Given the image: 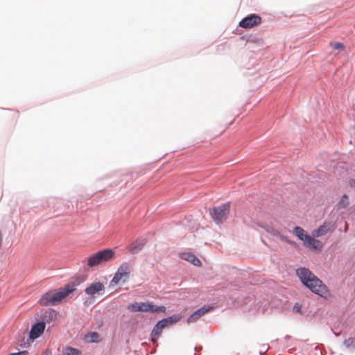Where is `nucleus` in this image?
Listing matches in <instances>:
<instances>
[{"label": "nucleus", "mask_w": 355, "mask_h": 355, "mask_svg": "<svg viewBox=\"0 0 355 355\" xmlns=\"http://www.w3.org/2000/svg\"><path fill=\"white\" fill-rule=\"evenodd\" d=\"M348 204V197L347 195H343L339 202V206L342 208L346 207Z\"/></svg>", "instance_id": "b1692460"}, {"label": "nucleus", "mask_w": 355, "mask_h": 355, "mask_svg": "<svg viewBox=\"0 0 355 355\" xmlns=\"http://www.w3.org/2000/svg\"><path fill=\"white\" fill-rule=\"evenodd\" d=\"M294 234L300 239L304 241L305 240V237L309 236L305 233V231L300 227H295L293 229Z\"/></svg>", "instance_id": "f3484780"}, {"label": "nucleus", "mask_w": 355, "mask_h": 355, "mask_svg": "<svg viewBox=\"0 0 355 355\" xmlns=\"http://www.w3.org/2000/svg\"><path fill=\"white\" fill-rule=\"evenodd\" d=\"M166 307L164 306H154L151 302H141V311L144 312H163L166 311Z\"/></svg>", "instance_id": "f8f14e48"}, {"label": "nucleus", "mask_w": 355, "mask_h": 355, "mask_svg": "<svg viewBox=\"0 0 355 355\" xmlns=\"http://www.w3.org/2000/svg\"><path fill=\"white\" fill-rule=\"evenodd\" d=\"M258 225L264 229L268 233L272 234V235H274L275 232L277 231L276 229H275L272 226L268 225V224H261V223H258Z\"/></svg>", "instance_id": "6ab92c4d"}, {"label": "nucleus", "mask_w": 355, "mask_h": 355, "mask_svg": "<svg viewBox=\"0 0 355 355\" xmlns=\"http://www.w3.org/2000/svg\"><path fill=\"white\" fill-rule=\"evenodd\" d=\"M64 355H81V352L76 348L68 347L64 349Z\"/></svg>", "instance_id": "a211bd4d"}, {"label": "nucleus", "mask_w": 355, "mask_h": 355, "mask_svg": "<svg viewBox=\"0 0 355 355\" xmlns=\"http://www.w3.org/2000/svg\"><path fill=\"white\" fill-rule=\"evenodd\" d=\"M128 309L133 312L141 311V302H134L128 305Z\"/></svg>", "instance_id": "4be33fe9"}, {"label": "nucleus", "mask_w": 355, "mask_h": 355, "mask_svg": "<svg viewBox=\"0 0 355 355\" xmlns=\"http://www.w3.org/2000/svg\"><path fill=\"white\" fill-rule=\"evenodd\" d=\"M344 345L347 347H349L351 346H355V340L353 338H349L344 341Z\"/></svg>", "instance_id": "a878e982"}, {"label": "nucleus", "mask_w": 355, "mask_h": 355, "mask_svg": "<svg viewBox=\"0 0 355 355\" xmlns=\"http://www.w3.org/2000/svg\"><path fill=\"white\" fill-rule=\"evenodd\" d=\"M181 316L179 315H173L172 316H170L166 318H164L161 320H159L155 327L153 328L151 336H152V341L155 342L157 339L161 335L162 331L164 328L167 327L168 325L173 324L179 320H180Z\"/></svg>", "instance_id": "39448f33"}, {"label": "nucleus", "mask_w": 355, "mask_h": 355, "mask_svg": "<svg viewBox=\"0 0 355 355\" xmlns=\"http://www.w3.org/2000/svg\"><path fill=\"white\" fill-rule=\"evenodd\" d=\"M104 291L105 286L99 282L92 283L85 288V293L92 297H95L96 295L103 293Z\"/></svg>", "instance_id": "9d476101"}, {"label": "nucleus", "mask_w": 355, "mask_h": 355, "mask_svg": "<svg viewBox=\"0 0 355 355\" xmlns=\"http://www.w3.org/2000/svg\"><path fill=\"white\" fill-rule=\"evenodd\" d=\"M28 353L26 351L19 352L18 353H12L10 355H26Z\"/></svg>", "instance_id": "bb28decb"}, {"label": "nucleus", "mask_w": 355, "mask_h": 355, "mask_svg": "<svg viewBox=\"0 0 355 355\" xmlns=\"http://www.w3.org/2000/svg\"><path fill=\"white\" fill-rule=\"evenodd\" d=\"M180 257L182 259L187 260V261L191 263L194 266H199L201 265L200 260L193 254L190 252H184L180 254Z\"/></svg>", "instance_id": "dca6fc26"}, {"label": "nucleus", "mask_w": 355, "mask_h": 355, "mask_svg": "<svg viewBox=\"0 0 355 355\" xmlns=\"http://www.w3.org/2000/svg\"><path fill=\"white\" fill-rule=\"evenodd\" d=\"M99 337V335L96 332H92L88 336L87 338H89V340L91 342H96L97 341L98 338Z\"/></svg>", "instance_id": "393cba45"}, {"label": "nucleus", "mask_w": 355, "mask_h": 355, "mask_svg": "<svg viewBox=\"0 0 355 355\" xmlns=\"http://www.w3.org/2000/svg\"><path fill=\"white\" fill-rule=\"evenodd\" d=\"M181 316L179 315H173L172 316H170L166 318H164L161 320H159L155 327L153 328L151 336H152V341L155 342L157 339L161 335L162 331L164 328L167 327L168 325L173 324L179 320H180Z\"/></svg>", "instance_id": "20e7f679"}, {"label": "nucleus", "mask_w": 355, "mask_h": 355, "mask_svg": "<svg viewBox=\"0 0 355 355\" xmlns=\"http://www.w3.org/2000/svg\"><path fill=\"white\" fill-rule=\"evenodd\" d=\"M45 327V323L43 322H39L35 324L31 329L29 334L30 338L35 340L39 338L43 334Z\"/></svg>", "instance_id": "ddd939ff"}, {"label": "nucleus", "mask_w": 355, "mask_h": 355, "mask_svg": "<svg viewBox=\"0 0 355 355\" xmlns=\"http://www.w3.org/2000/svg\"><path fill=\"white\" fill-rule=\"evenodd\" d=\"M114 257V252L112 249H104L98 251L87 258V265L89 268L96 267L101 263L112 259Z\"/></svg>", "instance_id": "7ed1b4c3"}, {"label": "nucleus", "mask_w": 355, "mask_h": 355, "mask_svg": "<svg viewBox=\"0 0 355 355\" xmlns=\"http://www.w3.org/2000/svg\"><path fill=\"white\" fill-rule=\"evenodd\" d=\"M230 205L229 203L222 205L213 208L210 211V214L213 220L218 224L225 221L230 214Z\"/></svg>", "instance_id": "0eeeda50"}, {"label": "nucleus", "mask_w": 355, "mask_h": 355, "mask_svg": "<svg viewBox=\"0 0 355 355\" xmlns=\"http://www.w3.org/2000/svg\"><path fill=\"white\" fill-rule=\"evenodd\" d=\"M141 248L142 245H136L135 243H132L128 246V250L130 253L134 254L138 252L139 250H141Z\"/></svg>", "instance_id": "aec40b11"}, {"label": "nucleus", "mask_w": 355, "mask_h": 355, "mask_svg": "<svg viewBox=\"0 0 355 355\" xmlns=\"http://www.w3.org/2000/svg\"><path fill=\"white\" fill-rule=\"evenodd\" d=\"M261 22V17L255 14H251L243 18L239 22V26L243 28H253Z\"/></svg>", "instance_id": "1a4fd4ad"}, {"label": "nucleus", "mask_w": 355, "mask_h": 355, "mask_svg": "<svg viewBox=\"0 0 355 355\" xmlns=\"http://www.w3.org/2000/svg\"><path fill=\"white\" fill-rule=\"evenodd\" d=\"M43 355H51V352L49 350H46Z\"/></svg>", "instance_id": "cd10ccee"}, {"label": "nucleus", "mask_w": 355, "mask_h": 355, "mask_svg": "<svg viewBox=\"0 0 355 355\" xmlns=\"http://www.w3.org/2000/svg\"><path fill=\"white\" fill-rule=\"evenodd\" d=\"M212 306H204L201 307L200 309L196 310L193 314H191L188 318H187V322L188 323H192L197 321L201 316L205 315L206 313L209 312L212 309Z\"/></svg>", "instance_id": "4468645a"}, {"label": "nucleus", "mask_w": 355, "mask_h": 355, "mask_svg": "<svg viewBox=\"0 0 355 355\" xmlns=\"http://www.w3.org/2000/svg\"><path fill=\"white\" fill-rule=\"evenodd\" d=\"M330 46L334 50L343 51L345 50V45L341 42H331Z\"/></svg>", "instance_id": "412c9836"}, {"label": "nucleus", "mask_w": 355, "mask_h": 355, "mask_svg": "<svg viewBox=\"0 0 355 355\" xmlns=\"http://www.w3.org/2000/svg\"><path fill=\"white\" fill-rule=\"evenodd\" d=\"M333 230V226L330 223H324L323 225H320L318 229L313 230L312 234L313 236L314 237H320L327 234L329 232H332Z\"/></svg>", "instance_id": "2eb2a0df"}, {"label": "nucleus", "mask_w": 355, "mask_h": 355, "mask_svg": "<svg viewBox=\"0 0 355 355\" xmlns=\"http://www.w3.org/2000/svg\"><path fill=\"white\" fill-rule=\"evenodd\" d=\"M296 272L302 284L313 293L324 298L330 296V292L327 287L309 270L306 268H300L297 270Z\"/></svg>", "instance_id": "f257e3e1"}, {"label": "nucleus", "mask_w": 355, "mask_h": 355, "mask_svg": "<svg viewBox=\"0 0 355 355\" xmlns=\"http://www.w3.org/2000/svg\"><path fill=\"white\" fill-rule=\"evenodd\" d=\"M181 316L179 315H173L172 316H170L166 318H164L161 320H159L155 327L153 328L151 336H152V341L155 342L157 339L161 335L162 331L164 328L167 327L168 325L173 324L179 320H180Z\"/></svg>", "instance_id": "423d86ee"}, {"label": "nucleus", "mask_w": 355, "mask_h": 355, "mask_svg": "<svg viewBox=\"0 0 355 355\" xmlns=\"http://www.w3.org/2000/svg\"><path fill=\"white\" fill-rule=\"evenodd\" d=\"M273 236L278 237L282 241H286L288 243H292V242L288 239L287 236L282 234L278 230L275 232Z\"/></svg>", "instance_id": "5701e85b"}, {"label": "nucleus", "mask_w": 355, "mask_h": 355, "mask_svg": "<svg viewBox=\"0 0 355 355\" xmlns=\"http://www.w3.org/2000/svg\"><path fill=\"white\" fill-rule=\"evenodd\" d=\"M131 270V266L127 262H123L118 268L111 282L114 284H117L121 280L125 282L128 279Z\"/></svg>", "instance_id": "6e6552de"}, {"label": "nucleus", "mask_w": 355, "mask_h": 355, "mask_svg": "<svg viewBox=\"0 0 355 355\" xmlns=\"http://www.w3.org/2000/svg\"><path fill=\"white\" fill-rule=\"evenodd\" d=\"M75 289V285L70 284H67L54 293L50 291L44 294L40 300V303L42 306L57 304L65 299L70 293L74 291Z\"/></svg>", "instance_id": "f03ea898"}, {"label": "nucleus", "mask_w": 355, "mask_h": 355, "mask_svg": "<svg viewBox=\"0 0 355 355\" xmlns=\"http://www.w3.org/2000/svg\"><path fill=\"white\" fill-rule=\"evenodd\" d=\"M303 245L312 250H319L320 251L322 248V243L315 239L314 238L311 237V236H307L305 237V240L303 241Z\"/></svg>", "instance_id": "9b49d317"}]
</instances>
